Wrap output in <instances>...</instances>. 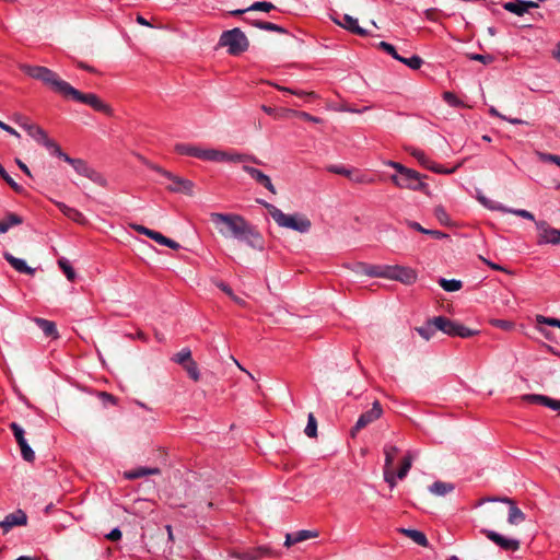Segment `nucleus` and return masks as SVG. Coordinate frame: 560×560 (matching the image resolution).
<instances>
[{"label": "nucleus", "mask_w": 560, "mask_h": 560, "mask_svg": "<svg viewBox=\"0 0 560 560\" xmlns=\"http://www.w3.org/2000/svg\"><path fill=\"white\" fill-rule=\"evenodd\" d=\"M479 259L485 262L487 266H489L491 269L493 270H497V271H503V272H506V273H511V271H509L505 267L501 266V265H498L491 260H488L487 258H485L483 256L479 255Z\"/></svg>", "instance_id": "obj_50"}, {"label": "nucleus", "mask_w": 560, "mask_h": 560, "mask_svg": "<svg viewBox=\"0 0 560 560\" xmlns=\"http://www.w3.org/2000/svg\"><path fill=\"white\" fill-rule=\"evenodd\" d=\"M152 235H153L152 240L155 241L156 243H159L160 245L167 246L172 249H178L180 247V245L177 242L164 236L160 232L155 231V233Z\"/></svg>", "instance_id": "obj_33"}, {"label": "nucleus", "mask_w": 560, "mask_h": 560, "mask_svg": "<svg viewBox=\"0 0 560 560\" xmlns=\"http://www.w3.org/2000/svg\"><path fill=\"white\" fill-rule=\"evenodd\" d=\"M22 128L36 142H38V143H40L43 145H51L50 139L48 138L47 132L42 127H39L38 125L32 124L30 121H24L22 124Z\"/></svg>", "instance_id": "obj_22"}, {"label": "nucleus", "mask_w": 560, "mask_h": 560, "mask_svg": "<svg viewBox=\"0 0 560 560\" xmlns=\"http://www.w3.org/2000/svg\"><path fill=\"white\" fill-rule=\"evenodd\" d=\"M504 213H511L517 217H521L526 220L535 221V217L532 212L524 210V209H513L505 207V210H503Z\"/></svg>", "instance_id": "obj_41"}, {"label": "nucleus", "mask_w": 560, "mask_h": 560, "mask_svg": "<svg viewBox=\"0 0 560 560\" xmlns=\"http://www.w3.org/2000/svg\"><path fill=\"white\" fill-rule=\"evenodd\" d=\"M145 165L150 167L151 170L158 172L161 174L165 179L170 180L171 184L167 185V189L174 192H184L187 195H191L194 190V183L189 179L179 177L159 165L145 162Z\"/></svg>", "instance_id": "obj_8"}, {"label": "nucleus", "mask_w": 560, "mask_h": 560, "mask_svg": "<svg viewBox=\"0 0 560 560\" xmlns=\"http://www.w3.org/2000/svg\"><path fill=\"white\" fill-rule=\"evenodd\" d=\"M390 180L399 188L419 190L423 187L420 174L407 167L402 173L398 175H392Z\"/></svg>", "instance_id": "obj_10"}, {"label": "nucleus", "mask_w": 560, "mask_h": 560, "mask_svg": "<svg viewBox=\"0 0 560 560\" xmlns=\"http://www.w3.org/2000/svg\"><path fill=\"white\" fill-rule=\"evenodd\" d=\"M23 223L22 217L16 213L10 212L4 219L0 220V234L7 233L11 228Z\"/></svg>", "instance_id": "obj_26"}, {"label": "nucleus", "mask_w": 560, "mask_h": 560, "mask_svg": "<svg viewBox=\"0 0 560 560\" xmlns=\"http://www.w3.org/2000/svg\"><path fill=\"white\" fill-rule=\"evenodd\" d=\"M432 324L435 329L443 331L444 334L452 337L469 338L478 334L477 330H472L457 322H453L444 316H436L432 319Z\"/></svg>", "instance_id": "obj_6"}, {"label": "nucleus", "mask_w": 560, "mask_h": 560, "mask_svg": "<svg viewBox=\"0 0 560 560\" xmlns=\"http://www.w3.org/2000/svg\"><path fill=\"white\" fill-rule=\"evenodd\" d=\"M536 319H537V323H539V324H545L548 326L560 328V319H558V318L538 315Z\"/></svg>", "instance_id": "obj_48"}, {"label": "nucleus", "mask_w": 560, "mask_h": 560, "mask_svg": "<svg viewBox=\"0 0 560 560\" xmlns=\"http://www.w3.org/2000/svg\"><path fill=\"white\" fill-rule=\"evenodd\" d=\"M378 47L381 49H383L385 52H387L388 55H390L395 60L398 61L400 55L397 52L396 48L392 44H389L387 42H381L378 44Z\"/></svg>", "instance_id": "obj_46"}, {"label": "nucleus", "mask_w": 560, "mask_h": 560, "mask_svg": "<svg viewBox=\"0 0 560 560\" xmlns=\"http://www.w3.org/2000/svg\"><path fill=\"white\" fill-rule=\"evenodd\" d=\"M350 178H351V180H353L355 183H362V184H371L373 182V179L371 177H369L364 174L351 176Z\"/></svg>", "instance_id": "obj_60"}, {"label": "nucleus", "mask_w": 560, "mask_h": 560, "mask_svg": "<svg viewBox=\"0 0 560 560\" xmlns=\"http://www.w3.org/2000/svg\"><path fill=\"white\" fill-rule=\"evenodd\" d=\"M267 210L273 221L280 226L289 230L296 231L299 233H307L311 230V220L301 213L287 214L276 206L258 200Z\"/></svg>", "instance_id": "obj_3"}, {"label": "nucleus", "mask_w": 560, "mask_h": 560, "mask_svg": "<svg viewBox=\"0 0 560 560\" xmlns=\"http://www.w3.org/2000/svg\"><path fill=\"white\" fill-rule=\"evenodd\" d=\"M27 523V515L22 510H16L13 513L8 514L2 521H0V527L3 534L9 533L15 526H24Z\"/></svg>", "instance_id": "obj_19"}, {"label": "nucleus", "mask_w": 560, "mask_h": 560, "mask_svg": "<svg viewBox=\"0 0 560 560\" xmlns=\"http://www.w3.org/2000/svg\"><path fill=\"white\" fill-rule=\"evenodd\" d=\"M536 155L537 158L541 161V162H549V163H555V158H556V154H550V153H545V152H540V151H537L536 152Z\"/></svg>", "instance_id": "obj_56"}, {"label": "nucleus", "mask_w": 560, "mask_h": 560, "mask_svg": "<svg viewBox=\"0 0 560 560\" xmlns=\"http://www.w3.org/2000/svg\"><path fill=\"white\" fill-rule=\"evenodd\" d=\"M219 44L228 47L231 55H240L248 48V40L240 28H233L222 33Z\"/></svg>", "instance_id": "obj_7"}, {"label": "nucleus", "mask_w": 560, "mask_h": 560, "mask_svg": "<svg viewBox=\"0 0 560 560\" xmlns=\"http://www.w3.org/2000/svg\"><path fill=\"white\" fill-rule=\"evenodd\" d=\"M304 432L308 438H316L317 435V422L315 416L312 412L307 416V424Z\"/></svg>", "instance_id": "obj_36"}, {"label": "nucleus", "mask_w": 560, "mask_h": 560, "mask_svg": "<svg viewBox=\"0 0 560 560\" xmlns=\"http://www.w3.org/2000/svg\"><path fill=\"white\" fill-rule=\"evenodd\" d=\"M243 171L247 173L258 184L262 185L271 194H277L276 187L273 186L270 177L262 173L260 170L255 168L253 166L243 165Z\"/></svg>", "instance_id": "obj_21"}, {"label": "nucleus", "mask_w": 560, "mask_h": 560, "mask_svg": "<svg viewBox=\"0 0 560 560\" xmlns=\"http://www.w3.org/2000/svg\"><path fill=\"white\" fill-rule=\"evenodd\" d=\"M68 96L72 97L73 100L86 104L91 106L94 110L101 112L107 116H113L114 110L110 105L103 102L96 94L94 93H88L84 94L80 92L79 90L74 89L73 86L70 88L68 92Z\"/></svg>", "instance_id": "obj_9"}, {"label": "nucleus", "mask_w": 560, "mask_h": 560, "mask_svg": "<svg viewBox=\"0 0 560 560\" xmlns=\"http://www.w3.org/2000/svg\"><path fill=\"white\" fill-rule=\"evenodd\" d=\"M483 533L488 539H490L503 550L516 551L520 548V541L517 539L504 537L501 534L490 529H485Z\"/></svg>", "instance_id": "obj_17"}, {"label": "nucleus", "mask_w": 560, "mask_h": 560, "mask_svg": "<svg viewBox=\"0 0 560 560\" xmlns=\"http://www.w3.org/2000/svg\"><path fill=\"white\" fill-rule=\"evenodd\" d=\"M57 207L69 219H71L75 222H79V223L84 222L83 214L81 212H79L77 209L69 207L63 202H57Z\"/></svg>", "instance_id": "obj_29"}, {"label": "nucleus", "mask_w": 560, "mask_h": 560, "mask_svg": "<svg viewBox=\"0 0 560 560\" xmlns=\"http://www.w3.org/2000/svg\"><path fill=\"white\" fill-rule=\"evenodd\" d=\"M5 260L19 272L34 275L35 269L27 266L25 260L16 258L10 253H4Z\"/></svg>", "instance_id": "obj_25"}, {"label": "nucleus", "mask_w": 560, "mask_h": 560, "mask_svg": "<svg viewBox=\"0 0 560 560\" xmlns=\"http://www.w3.org/2000/svg\"><path fill=\"white\" fill-rule=\"evenodd\" d=\"M521 2H522V0L505 2V3H503V9L506 10L508 12H511V13L517 15V16H522L526 12H525L524 7L521 4Z\"/></svg>", "instance_id": "obj_31"}, {"label": "nucleus", "mask_w": 560, "mask_h": 560, "mask_svg": "<svg viewBox=\"0 0 560 560\" xmlns=\"http://www.w3.org/2000/svg\"><path fill=\"white\" fill-rule=\"evenodd\" d=\"M382 415H383L382 406L376 400V401L373 402L372 408L370 410L363 412L359 417L357 423L354 424V427H353V429L351 431L352 435H354L358 431L364 429L369 424H371L374 421H376L377 419H380Z\"/></svg>", "instance_id": "obj_15"}, {"label": "nucleus", "mask_w": 560, "mask_h": 560, "mask_svg": "<svg viewBox=\"0 0 560 560\" xmlns=\"http://www.w3.org/2000/svg\"><path fill=\"white\" fill-rule=\"evenodd\" d=\"M483 501L506 503L509 505L508 523L511 525H518L525 521V514L517 508L515 501L508 497L487 498Z\"/></svg>", "instance_id": "obj_14"}, {"label": "nucleus", "mask_w": 560, "mask_h": 560, "mask_svg": "<svg viewBox=\"0 0 560 560\" xmlns=\"http://www.w3.org/2000/svg\"><path fill=\"white\" fill-rule=\"evenodd\" d=\"M478 200L488 209L490 210H495V211H501L503 212V210H505V206L501 205V203H498L495 201H492V200H489L488 198H486L485 196L482 195H478Z\"/></svg>", "instance_id": "obj_40"}, {"label": "nucleus", "mask_w": 560, "mask_h": 560, "mask_svg": "<svg viewBox=\"0 0 560 560\" xmlns=\"http://www.w3.org/2000/svg\"><path fill=\"white\" fill-rule=\"evenodd\" d=\"M130 228L132 230H135L136 232L140 233V234H144L147 235L148 237H150L151 240L153 238V235L155 233V231L153 230H150L143 225H140V224H137V223H131L130 224Z\"/></svg>", "instance_id": "obj_49"}, {"label": "nucleus", "mask_w": 560, "mask_h": 560, "mask_svg": "<svg viewBox=\"0 0 560 560\" xmlns=\"http://www.w3.org/2000/svg\"><path fill=\"white\" fill-rule=\"evenodd\" d=\"M434 326L432 324V319L428 323L427 326H423V327H418L417 328V331L418 334L423 337L425 340H429L432 335L434 334Z\"/></svg>", "instance_id": "obj_44"}, {"label": "nucleus", "mask_w": 560, "mask_h": 560, "mask_svg": "<svg viewBox=\"0 0 560 560\" xmlns=\"http://www.w3.org/2000/svg\"><path fill=\"white\" fill-rule=\"evenodd\" d=\"M357 275H364L372 278H384L388 272V265H370L366 262H357L352 267Z\"/></svg>", "instance_id": "obj_16"}, {"label": "nucleus", "mask_w": 560, "mask_h": 560, "mask_svg": "<svg viewBox=\"0 0 560 560\" xmlns=\"http://www.w3.org/2000/svg\"><path fill=\"white\" fill-rule=\"evenodd\" d=\"M291 113H293L294 115H296L298 117H300V118H302V119H304L306 121H311V122H315V124H319L322 121L320 118L312 116V115H310L306 112H294V110H292Z\"/></svg>", "instance_id": "obj_52"}, {"label": "nucleus", "mask_w": 560, "mask_h": 560, "mask_svg": "<svg viewBox=\"0 0 560 560\" xmlns=\"http://www.w3.org/2000/svg\"><path fill=\"white\" fill-rule=\"evenodd\" d=\"M176 153L197 158L210 162H225V163H244L253 162L260 164L261 162L254 155L238 153L236 151H222L218 149H205L198 145L188 143H177L174 147Z\"/></svg>", "instance_id": "obj_2"}, {"label": "nucleus", "mask_w": 560, "mask_h": 560, "mask_svg": "<svg viewBox=\"0 0 560 560\" xmlns=\"http://www.w3.org/2000/svg\"><path fill=\"white\" fill-rule=\"evenodd\" d=\"M399 450L395 445H385L384 454H385V466H384V477L386 482L390 488L396 486L395 479H402L407 476L413 460V455L408 453L401 460V466L397 472H395L393 468V463L398 454Z\"/></svg>", "instance_id": "obj_4"}, {"label": "nucleus", "mask_w": 560, "mask_h": 560, "mask_svg": "<svg viewBox=\"0 0 560 560\" xmlns=\"http://www.w3.org/2000/svg\"><path fill=\"white\" fill-rule=\"evenodd\" d=\"M294 535H295V541L302 542V541L311 539V538H316L318 536V532L302 529V530L294 533Z\"/></svg>", "instance_id": "obj_42"}, {"label": "nucleus", "mask_w": 560, "mask_h": 560, "mask_svg": "<svg viewBox=\"0 0 560 560\" xmlns=\"http://www.w3.org/2000/svg\"><path fill=\"white\" fill-rule=\"evenodd\" d=\"M272 9H275V5L271 2H266V1L254 2L250 7L247 8V10H249V11H264V12H269Z\"/></svg>", "instance_id": "obj_43"}, {"label": "nucleus", "mask_w": 560, "mask_h": 560, "mask_svg": "<svg viewBox=\"0 0 560 560\" xmlns=\"http://www.w3.org/2000/svg\"><path fill=\"white\" fill-rule=\"evenodd\" d=\"M439 284L443 288V290H445L446 292H456L458 290L462 289V281L459 280H456V279H451V280H447V279H444V278H441L439 280Z\"/></svg>", "instance_id": "obj_30"}, {"label": "nucleus", "mask_w": 560, "mask_h": 560, "mask_svg": "<svg viewBox=\"0 0 560 560\" xmlns=\"http://www.w3.org/2000/svg\"><path fill=\"white\" fill-rule=\"evenodd\" d=\"M399 532L405 536L409 537L410 539H412L417 545L422 547L428 546L429 541L422 532L411 528H400Z\"/></svg>", "instance_id": "obj_28"}, {"label": "nucleus", "mask_w": 560, "mask_h": 560, "mask_svg": "<svg viewBox=\"0 0 560 560\" xmlns=\"http://www.w3.org/2000/svg\"><path fill=\"white\" fill-rule=\"evenodd\" d=\"M10 428L13 432L16 443L20 446L21 455H22L23 459L28 463H32L35 459V453L32 450V447L28 445V443L25 439L24 429L16 422H12L10 424Z\"/></svg>", "instance_id": "obj_13"}, {"label": "nucleus", "mask_w": 560, "mask_h": 560, "mask_svg": "<svg viewBox=\"0 0 560 560\" xmlns=\"http://www.w3.org/2000/svg\"><path fill=\"white\" fill-rule=\"evenodd\" d=\"M535 225L538 231V245H560V229L550 226L549 223L544 220L535 221Z\"/></svg>", "instance_id": "obj_11"}, {"label": "nucleus", "mask_w": 560, "mask_h": 560, "mask_svg": "<svg viewBox=\"0 0 560 560\" xmlns=\"http://www.w3.org/2000/svg\"><path fill=\"white\" fill-rule=\"evenodd\" d=\"M22 70L33 79L39 80L50 86L55 92L68 96L71 85L61 80L52 70L40 66H23Z\"/></svg>", "instance_id": "obj_5"}, {"label": "nucleus", "mask_w": 560, "mask_h": 560, "mask_svg": "<svg viewBox=\"0 0 560 560\" xmlns=\"http://www.w3.org/2000/svg\"><path fill=\"white\" fill-rule=\"evenodd\" d=\"M338 25L342 26L343 28L358 34V35H365L366 31L362 28L358 20L355 18H352L351 15L345 14L342 15L341 20H334Z\"/></svg>", "instance_id": "obj_23"}, {"label": "nucleus", "mask_w": 560, "mask_h": 560, "mask_svg": "<svg viewBox=\"0 0 560 560\" xmlns=\"http://www.w3.org/2000/svg\"><path fill=\"white\" fill-rule=\"evenodd\" d=\"M329 171L335 174H340V175H345L347 177H351V172L343 166L334 165V166L329 167Z\"/></svg>", "instance_id": "obj_58"}, {"label": "nucleus", "mask_w": 560, "mask_h": 560, "mask_svg": "<svg viewBox=\"0 0 560 560\" xmlns=\"http://www.w3.org/2000/svg\"><path fill=\"white\" fill-rule=\"evenodd\" d=\"M291 94L300 96V97H303V96L313 97V98L317 97V94L315 92H305L302 90H294V89H293V91H291Z\"/></svg>", "instance_id": "obj_62"}, {"label": "nucleus", "mask_w": 560, "mask_h": 560, "mask_svg": "<svg viewBox=\"0 0 560 560\" xmlns=\"http://www.w3.org/2000/svg\"><path fill=\"white\" fill-rule=\"evenodd\" d=\"M58 265L61 268V270L63 271V273L66 275L67 279L69 281H74L77 275H75L72 266L70 265V262L66 258H60L58 260Z\"/></svg>", "instance_id": "obj_35"}, {"label": "nucleus", "mask_w": 560, "mask_h": 560, "mask_svg": "<svg viewBox=\"0 0 560 560\" xmlns=\"http://www.w3.org/2000/svg\"><path fill=\"white\" fill-rule=\"evenodd\" d=\"M470 59L471 60H476V61H480L482 63H491L493 61V56L491 55H479V54H475V55H471L470 56Z\"/></svg>", "instance_id": "obj_54"}, {"label": "nucleus", "mask_w": 560, "mask_h": 560, "mask_svg": "<svg viewBox=\"0 0 560 560\" xmlns=\"http://www.w3.org/2000/svg\"><path fill=\"white\" fill-rule=\"evenodd\" d=\"M33 322L42 329L46 337L57 339L59 337L56 324L51 320L34 317Z\"/></svg>", "instance_id": "obj_24"}, {"label": "nucleus", "mask_w": 560, "mask_h": 560, "mask_svg": "<svg viewBox=\"0 0 560 560\" xmlns=\"http://www.w3.org/2000/svg\"><path fill=\"white\" fill-rule=\"evenodd\" d=\"M172 360L175 363L184 366L186 363H188L190 360H192L190 349L189 348H183L179 352L174 354Z\"/></svg>", "instance_id": "obj_34"}, {"label": "nucleus", "mask_w": 560, "mask_h": 560, "mask_svg": "<svg viewBox=\"0 0 560 560\" xmlns=\"http://www.w3.org/2000/svg\"><path fill=\"white\" fill-rule=\"evenodd\" d=\"M407 151L423 166H429L430 160L423 151L416 148H407Z\"/></svg>", "instance_id": "obj_39"}, {"label": "nucleus", "mask_w": 560, "mask_h": 560, "mask_svg": "<svg viewBox=\"0 0 560 560\" xmlns=\"http://www.w3.org/2000/svg\"><path fill=\"white\" fill-rule=\"evenodd\" d=\"M0 128L12 136L20 138V133L15 129H13L11 126L4 124L1 120H0Z\"/></svg>", "instance_id": "obj_63"}, {"label": "nucleus", "mask_w": 560, "mask_h": 560, "mask_svg": "<svg viewBox=\"0 0 560 560\" xmlns=\"http://www.w3.org/2000/svg\"><path fill=\"white\" fill-rule=\"evenodd\" d=\"M72 167L79 175L89 178L100 186H106V179L102 176V174L90 167L85 161L78 159Z\"/></svg>", "instance_id": "obj_18"}, {"label": "nucleus", "mask_w": 560, "mask_h": 560, "mask_svg": "<svg viewBox=\"0 0 560 560\" xmlns=\"http://www.w3.org/2000/svg\"><path fill=\"white\" fill-rule=\"evenodd\" d=\"M0 176L7 182V184L16 192L22 191V187L13 180V178L8 174V172L2 167V171L0 172Z\"/></svg>", "instance_id": "obj_45"}, {"label": "nucleus", "mask_w": 560, "mask_h": 560, "mask_svg": "<svg viewBox=\"0 0 560 560\" xmlns=\"http://www.w3.org/2000/svg\"><path fill=\"white\" fill-rule=\"evenodd\" d=\"M492 325L504 330H509L513 327V324L511 322L504 319H494L492 320Z\"/></svg>", "instance_id": "obj_57"}, {"label": "nucleus", "mask_w": 560, "mask_h": 560, "mask_svg": "<svg viewBox=\"0 0 560 560\" xmlns=\"http://www.w3.org/2000/svg\"><path fill=\"white\" fill-rule=\"evenodd\" d=\"M444 101L452 105V106H458L460 104V101L457 98V96L452 92H444L443 94Z\"/></svg>", "instance_id": "obj_53"}, {"label": "nucleus", "mask_w": 560, "mask_h": 560, "mask_svg": "<svg viewBox=\"0 0 560 560\" xmlns=\"http://www.w3.org/2000/svg\"><path fill=\"white\" fill-rule=\"evenodd\" d=\"M121 530L118 527H116L112 529L105 537L110 541H117L121 538Z\"/></svg>", "instance_id": "obj_59"}, {"label": "nucleus", "mask_w": 560, "mask_h": 560, "mask_svg": "<svg viewBox=\"0 0 560 560\" xmlns=\"http://www.w3.org/2000/svg\"><path fill=\"white\" fill-rule=\"evenodd\" d=\"M210 220L222 237L236 240L255 250H264V237L244 217L235 213L211 212Z\"/></svg>", "instance_id": "obj_1"}, {"label": "nucleus", "mask_w": 560, "mask_h": 560, "mask_svg": "<svg viewBox=\"0 0 560 560\" xmlns=\"http://www.w3.org/2000/svg\"><path fill=\"white\" fill-rule=\"evenodd\" d=\"M385 279L399 281L404 284H412L417 280V272L410 267L401 265H388V272Z\"/></svg>", "instance_id": "obj_12"}, {"label": "nucleus", "mask_w": 560, "mask_h": 560, "mask_svg": "<svg viewBox=\"0 0 560 560\" xmlns=\"http://www.w3.org/2000/svg\"><path fill=\"white\" fill-rule=\"evenodd\" d=\"M544 406H546L555 411H558L560 413V400H557V399H553V398H550L547 396Z\"/></svg>", "instance_id": "obj_55"}, {"label": "nucleus", "mask_w": 560, "mask_h": 560, "mask_svg": "<svg viewBox=\"0 0 560 560\" xmlns=\"http://www.w3.org/2000/svg\"><path fill=\"white\" fill-rule=\"evenodd\" d=\"M398 61L406 65L407 67H409L412 70H418L423 65L422 58L417 55H412L409 58H405V57L400 56Z\"/></svg>", "instance_id": "obj_32"}, {"label": "nucleus", "mask_w": 560, "mask_h": 560, "mask_svg": "<svg viewBox=\"0 0 560 560\" xmlns=\"http://www.w3.org/2000/svg\"><path fill=\"white\" fill-rule=\"evenodd\" d=\"M254 25L256 27H258L260 30H265V31L277 32V33H281V34L287 33L285 28H283L280 25L273 24L271 22H256V23H254Z\"/></svg>", "instance_id": "obj_37"}, {"label": "nucleus", "mask_w": 560, "mask_h": 560, "mask_svg": "<svg viewBox=\"0 0 560 560\" xmlns=\"http://www.w3.org/2000/svg\"><path fill=\"white\" fill-rule=\"evenodd\" d=\"M280 552L269 546H260L237 555L241 560H260L264 557H279Z\"/></svg>", "instance_id": "obj_20"}, {"label": "nucleus", "mask_w": 560, "mask_h": 560, "mask_svg": "<svg viewBox=\"0 0 560 560\" xmlns=\"http://www.w3.org/2000/svg\"><path fill=\"white\" fill-rule=\"evenodd\" d=\"M184 370L187 372L189 377L194 380L195 382L199 381L200 373L197 363L194 360H190L188 363H186L184 366Z\"/></svg>", "instance_id": "obj_38"}, {"label": "nucleus", "mask_w": 560, "mask_h": 560, "mask_svg": "<svg viewBox=\"0 0 560 560\" xmlns=\"http://www.w3.org/2000/svg\"><path fill=\"white\" fill-rule=\"evenodd\" d=\"M371 107L370 106H364L360 109L358 108H352V107H349V106H342L339 108V110L341 112H349V113H355V114H362V113H365L370 109Z\"/></svg>", "instance_id": "obj_61"}, {"label": "nucleus", "mask_w": 560, "mask_h": 560, "mask_svg": "<svg viewBox=\"0 0 560 560\" xmlns=\"http://www.w3.org/2000/svg\"><path fill=\"white\" fill-rule=\"evenodd\" d=\"M455 486L447 482L435 481L429 487V490H454Z\"/></svg>", "instance_id": "obj_51"}, {"label": "nucleus", "mask_w": 560, "mask_h": 560, "mask_svg": "<svg viewBox=\"0 0 560 560\" xmlns=\"http://www.w3.org/2000/svg\"><path fill=\"white\" fill-rule=\"evenodd\" d=\"M160 474L159 468H145V467H137L135 469L128 470L124 472L125 479H137L148 475H158Z\"/></svg>", "instance_id": "obj_27"}, {"label": "nucleus", "mask_w": 560, "mask_h": 560, "mask_svg": "<svg viewBox=\"0 0 560 560\" xmlns=\"http://www.w3.org/2000/svg\"><path fill=\"white\" fill-rule=\"evenodd\" d=\"M546 397L545 395H538V394H527V395H524L522 397V399L524 401H527V402H532V404H540V405H545V400H546Z\"/></svg>", "instance_id": "obj_47"}, {"label": "nucleus", "mask_w": 560, "mask_h": 560, "mask_svg": "<svg viewBox=\"0 0 560 560\" xmlns=\"http://www.w3.org/2000/svg\"><path fill=\"white\" fill-rule=\"evenodd\" d=\"M50 143L51 145H45L47 149L51 150V152L54 154H56L57 156H61L62 155V151L60 149V147L52 140H50Z\"/></svg>", "instance_id": "obj_64"}]
</instances>
